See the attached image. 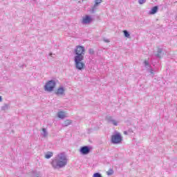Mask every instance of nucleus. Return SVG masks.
<instances>
[{
    "label": "nucleus",
    "mask_w": 177,
    "mask_h": 177,
    "mask_svg": "<svg viewBox=\"0 0 177 177\" xmlns=\"http://www.w3.org/2000/svg\"><path fill=\"white\" fill-rule=\"evenodd\" d=\"M73 55L74 62H75V67L76 70H80V71L85 68V63L82 62L84 59L85 56V47L82 46H77L75 47Z\"/></svg>",
    "instance_id": "1"
},
{
    "label": "nucleus",
    "mask_w": 177,
    "mask_h": 177,
    "mask_svg": "<svg viewBox=\"0 0 177 177\" xmlns=\"http://www.w3.org/2000/svg\"><path fill=\"white\" fill-rule=\"evenodd\" d=\"M68 162L67 156L64 152L59 153L51 162V165L54 169L64 168Z\"/></svg>",
    "instance_id": "2"
},
{
    "label": "nucleus",
    "mask_w": 177,
    "mask_h": 177,
    "mask_svg": "<svg viewBox=\"0 0 177 177\" xmlns=\"http://www.w3.org/2000/svg\"><path fill=\"white\" fill-rule=\"evenodd\" d=\"M56 88V80H51L46 83L44 91L46 92H52Z\"/></svg>",
    "instance_id": "3"
},
{
    "label": "nucleus",
    "mask_w": 177,
    "mask_h": 177,
    "mask_svg": "<svg viewBox=\"0 0 177 177\" xmlns=\"http://www.w3.org/2000/svg\"><path fill=\"white\" fill-rule=\"evenodd\" d=\"M121 142H122V137L121 136V134H120V133H118L111 136V142L113 145H118L121 143Z\"/></svg>",
    "instance_id": "4"
},
{
    "label": "nucleus",
    "mask_w": 177,
    "mask_h": 177,
    "mask_svg": "<svg viewBox=\"0 0 177 177\" xmlns=\"http://www.w3.org/2000/svg\"><path fill=\"white\" fill-rule=\"evenodd\" d=\"M106 121H107V122H109V124H112V125H114L115 127H117V125H118V122H117V120H114V118H113V116L111 115H107L105 118Z\"/></svg>",
    "instance_id": "5"
},
{
    "label": "nucleus",
    "mask_w": 177,
    "mask_h": 177,
    "mask_svg": "<svg viewBox=\"0 0 177 177\" xmlns=\"http://www.w3.org/2000/svg\"><path fill=\"white\" fill-rule=\"evenodd\" d=\"M57 96H64L66 95V88L63 86H59L55 91Z\"/></svg>",
    "instance_id": "6"
},
{
    "label": "nucleus",
    "mask_w": 177,
    "mask_h": 177,
    "mask_svg": "<svg viewBox=\"0 0 177 177\" xmlns=\"http://www.w3.org/2000/svg\"><path fill=\"white\" fill-rule=\"evenodd\" d=\"M80 151L81 154H83V156H86V154H89V153H91V147L88 146L82 147Z\"/></svg>",
    "instance_id": "7"
},
{
    "label": "nucleus",
    "mask_w": 177,
    "mask_h": 177,
    "mask_svg": "<svg viewBox=\"0 0 177 177\" xmlns=\"http://www.w3.org/2000/svg\"><path fill=\"white\" fill-rule=\"evenodd\" d=\"M92 22V18L89 15H86L82 21V24H90Z\"/></svg>",
    "instance_id": "8"
},
{
    "label": "nucleus",
    "mask_w": 177,
    "mask_h": 177,
    "mask_svg": "<svg viewBox=\"0 0 177 177\" xmlns=\"http://www.w3.org/2000/svg\"><path fill=\"white\" fill-rule=\"evenodd\" d=\"M101 2H103V1H102V0H95L94 6L92 8V11L93 12H95V10H96V8H97V6H99L100 5Z\"/></svg>",
    "instance_id": "9"
},
{
    "label": "nucleus",
    "mask_w": 177,
    "mask_h": 177,
    "mask_svg": "<svg viewBox=\"0 0 177 177\" xmlns=\"http://www.w3.org/2000/svg\"><path fill=\"white\" fill-rule=\"evenodd\" d=\"M157 12H158V6H155L149 12V15H156V13H157Z\"/></svg>",
    "instance_id": "10"
},
{
    "label": "nucleus",
    "mask_w": 177,
    "mask_h": 177,
    "mask_svg": "<svg viewBox=\"0 0 177 177\" xmlns=\"http://www.w3.org/2000/svg\"><path fill=\"white\" fill-rule=\"evenodd\" d=\"M156 57L161 59L162 57V48H158L157 53L155 55Z\"/></svg>",
    "instance_id": "11"
},
{
    "label": "nucleus",
    "mask_w": 177,
    "mask_h": 177,
    "mask_svg": "<svg viewBox=\"0 0 177 177\" xmlns=\"http://www.w3.org/2000/svg\"><path fill=\"white\" fill-rule=\"evenodd\" d=\"M57 118H61L62 120L66 118V115L64 114V112H63V111L58 112Z\"/></svg>",
    "instance_id": "12"
},
{
    "label": "nucleus",
    "mask_w": 177,
    "mask_h": 177,
    "mask_svg": "<svg viewBox=\"0 0 177 177\" xmlns=\"http://www.w3.org/2000/svg\"><path fill=\"white\" fill-rule=\"evenodd\" d=\"M41 135H42V136H43L44 138L48 137V131H46V129H45V128H43V129H42Z\"/></svg>",
    "instance_id": "13"
},
{
    "label": "nucleus",
    "mask_w": 177,
    "mask_h": 177,
    "mask_svg": "<svg viewBox=\"0 0 177 177\" xmlns=\"http://www.w3.org/2000/svg\"><path fill=\"white\" fill-rule=\"evenodd\" d=\"M45 158L49 159L50 157H53V152L48 151L45 154Z\"/></svg>",
    "instance_id": "14"
},
{
    "label": "nucleus",
    "mask_w": 177,
    "mask_h": 177,
    "mask_svg": "<svg viewBox=\"0 0 177 177\" xmlns=\"http://www.w3.org/2000/svg\"><path fill=\"white\" fill-rule=\"evenodd\" d=\"M32 177H42L41 176V172L39 171H33Z\"/></svg>",
    "instance_id": "15"
},
{
    "label": "nucleus",
    "mask_w": 177,
    "mask_h": 177,
    "mask_svg": "<svg viewBox=\"0 0 177 177\" xmlns=\"http://www.w3.org/2000/svg\"><path fill=\"white\" fill-rule=\"evenodd\" d=\"M9 109V104H4L3 106H1V111H6V110Z\"/></svg>",
    "instance_id": "16"
},
{
    "label": "nucleus",
    "mask_w": 177,
    "mask_h": 177,
    "mask_svg": "<svg viewBox=\"0 0 177 177\" xmlns=\"http://www.w3.org/2000/svg\"><path fill=\"white\" fill-rule=\"evenodd\" d=\"M70 124H71V120H66L64 122V127H68V125H70Z\"/></svg>",
    "instance_id": "17"
},
{
    "label": "nucleus",
    "mask_w": 177,
    "mask_h": 177,
    "mask_svg": "<svg viewBox=\"0 0 177 177\" xmlns=\"http://www.w3.org/2000/svg\"><path fill=\"white\" fill-rule=\"evenodd\" d=\"M113 174H114V170H113V169H109V170L106 171V174L108 175V176H111Z\"/></svg>",
    "instance_id": "18"
},
{
    "label": "nucleus",
    "mask_w": 177,
    "mask_h": 177,
    "mask_svg": "<svg viewBox=\"0 0 177 177\" xmlns=\"http://www.w3.org/2000/svg\"><path fill=\"white\" fill-rule=\"evenodd\" d=\"M123 32H124V37H126V38H129L131 35L129 34V32H128V30H124Z\"/></svg>",
    "instance_id": "19"
},
{
    "label": "nucleus",
    "mask_w": 177,
    "mask_h": 177,
    "mask_svg": "<svg viewBox=\"0 0 177 177\" xmlns=\"http://www.w3.org/2000/svg\"><path fill=\"white\" fill-rule=\"evenodd\" d=\"M88 53L89 55H95V50H93V48H90L88 50Z\"/></svg>",
    "instance_id": "20"
},
{
    "label": "nucleus",
    "mask_w": 177,
    "mask_h": 177,
    "mask_svg": "<svg viewBox=\"0 0 177 177\" xmlns=\"http://www.w3.org/2000/svg\"><path fill=\"white\" fill-rule=\"evenodd\" d=\"M138 1L140 5H143V3H146V0H138Z\"/></svg>",
    "instance_id": "21"
},
{
    "label": "nucleus",
    "mask_w": 177,
    "mask_h": 177,
    "mask_svg": "<svg viewBox=\"0 0 177 177\" xmlns=\"http://www.w3.org/2000/svg\"><path fill=\"white\" fill-rule=\"evenodd\" d=\"M93 177H102V174L100 173H95L93 174Z\"/></svg>",
    "instance_id": "22"
},
{
    "label": "nucleus",
    "mask_w": 177,
    "mask_h": 177,
    "mask_svg": "<svg viewBox=\"0 0 177 177\" xmlns=\"http://www.w3.org/2000/svg\"><path fill=\"white\" fill-rule=\"evenodd\" d=\"M147 71H148V73H150V74H152V75L154 74V72H153V69H151V68L147 69Z\"/></svg>",
    "instance_id": "23"
},
{
    "label": "nucleus",
    "mask_w": 177,
    "mask_h": 177,
    "mask_svg": "<svg viewBox=\"0 0 177 177\" xmlns=\"http://www.w3.org/2000/svg\"><path fill=\"white\" fill-rule=\"evenodd\" d=\"M144 64H145V66L149 65V61L147 60L144 61Z\"/></svg>",
    "instance_id": "24"
},
{
    "label": "nucleus",
    "mask_w": 177,
    "mask_h": 177,
    "mask_svg": "<svg viewBox=\"0 0 177 177\" xmlns=\"http://www.w3.org/2000/svg\"><path fill=\"white\" fill-rule=\"evenodd\" d=\"M103 41L104 42H106V44H109V42H110V40L107 39H104Z\"/></svg>",
    "instance_id": "25"
},
{
    "label": "nucleus",
    "mask_w": 177,
    "mask_h": 177,
    "mask_svg": "<svg viewBox=\"0 0 177 177\" xmlns=\"http://www.w3.org/2000/svg\"><path fill=\"white\" fill-rule=\"evenodd\" d=\"M145 67L146 68H147V70H149L151 67L150 64H148V65H146Z\"/></svg>",
    "instance_id": "26"
},
{
    "label": "nucleus",
    "mask_w": 177,
    "mask_h": 177,
    "mask_svg": "<svg viewBox=\"0 0 177 177\" xmlns=\"http://www.w3.org/2000/svg\"><path fill=\"white\" fill-rule=\"evenodd\" d=\"M124 135H128V131H124Z\"/></svg>",
    "instance_id": "27"
},
{
    "label": "nucleus",
    "mask_w": 177,
    "mask_h": 177,
    "mask_svg": "<svg viewBox=\"0 0 177 177\" xmlns=\"http://www.w3.org/2000/svg\"><path fill=\"white\" fill-rule=\"evenodd\" d=\"M0 102H2V96H0Z\"/></svg>",
    "instance_id": "28"
},
{
    "label": "nucleus",
    "mask_w": 177,
    "mask_h": 177,
    "mask_svg": "<svg viewBox=\"0 0 177 177\" xmlns=\"http://www.w3.org/2000/svg\"><path fill=\"white\" fill-rule=\"evenodd\" d=\"M50 56H52V54H50Z\"/></svg>",
    "instance_id": "29"
}]
</instances>
